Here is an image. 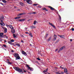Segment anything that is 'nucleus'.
Masks as SVG:
<instances>
[{
  "mask_svg": "<svg viewBox=\"0 0 74 74\" xmlns=\"http://www.w3.org/2000/svg\"><path fill=\"white\" fill-rule=\"evenodd\" d=\"M17 16H20V14H18L17 15Z\"/></svg>",
  "mask_w": 74,
  "mask_h": 74,
  "instance_id": "obj_53",
  "label": "nucleus"
},
{
  "mask_svg": "<svg viewBox=\"0 0 74 74\" xmlns=\"http://www.w3.org/2000/svg\"><path fill=\"white\" fill-rule=\"evenodd\" d=\"M14 8H16V6H14Z\"/></svg>",
  "mask_w": 74,
  "mask_h": 74,
  "instance_id": "obj_61",
  "label": "nucleus"
},
{
  "mask_svg": "<svg viewBox=\"0 0 74 74\" xmlns=\"http://www.w3.org/2000/svg\"><path fill=\"white\" fill-rule=\"evenodd\" d=\"M59 40H57L56 42V43H58V42H59Z\"/></svg>",
  "mask_w": 74,
  "mask_h": 74,
  "instance_id": "obj_39",
  "label": "nucleus"
},
{
  "mask_svg": "<svg viewBox=\"0 0 74 74\" xmlns=\"http://www.w3.org/2000/svg\"><path fill=\"white\" fill-rule=\"evenodd\" d=\"M37 22V21H36L35 20L34 22V25H36V23Z\"/></svg>",
  "mask_w": 74,
  "mask_h": 74,
  "instance_id": "obj_18",
  "label": "nucleus"
},
{
  "mask_svg": "<svg viewBox=\"0 0 74 74\" xmlns=\"http://www.w3.org/2000/svg\"><path fill=\"white\" fill-rule=\"evenodd\" d=\"M13 68L15 70L17 71H18L19 73H21V74H23L24 71V72H25V73H26V71H25L23 69H22L19 68V67H14Z\"/></svg>",
  "mask_w": 74,
  "mask_h": 74,
  "instance_id": "obj_1",
  "label": "nucleus"
},
{
  "mask_svg": "<svg viewBox=\"0 0 74 74\" xmlns=\"http://www.w3.org/2000/svg\"><path fill=\"white\" fill-rule=\"evenodd\" d=\"M71 30H72V31H74V28H72L71 29Z\"/></svg>",
  "mask_w": 74,
  "mask_h": 74,
  "instance_id": "obj_44",
  "label": "nucleus"
},
{
  "mask_svg": "<svg viewBox=\"0 0 74 74\" xmlns=\"http://www.w3.org/2000/svg\"><path fill=\"white\" fill-rule=\"evenodd\" d=\"M48 7H49V8H50V9L51 10H52V11H53V10H56L55 9L50 6H48Z\"/></svg>",
  "mask_w": 74,
  "mask_h": 74,
  "instance_id": "obj_5",
  "label": "nucleus"
},
{
  "mask_svg": "<svg viewBox=\"0 0 74 74\" xmlns=\"http://www.w3.org/2000/svg\"><path fill=\"white\" fill-rule=\"evenodd\" d=\"M15 29H14V28L12 29V30L11 31V32L12 34H14L15 33Z\"/></svg>",
  "mask_w": 74,
  "mask_h": 74,
  "instance_id": "obj_7",
  "label": "nucleus"
},
{
  "mask_svg": "<svg viewBox=\"0 0 74 74\" xmlns=\"http://www.w3.org/2000/svg\"><path fill=\"white\" fill-rule=\"evenodd\" d=\"M11 52H14V51L13 50H12L11 51Z\"/></svg>",
  "mask_w": 74,
  "mask_h": 74,
  "instance_id": "obj_58",
  "label": "nucleus"
},
{
  "mask_svg": "<svg viewBox=\"0 0 74 74\" xmlns=\"http://www.w3.org/2000/svg\"><path fill=\"white\" fill-rule=\"evenodd\" d=\"M8 42L9 44H11V45H12V43L11 42H10L9 41H8Z\"/></svg>",
  "mask_w": 74,
  "mask_h": 74,
  "instance_id": "obj_20",
  "label": "nucleus"
},
{
  "mask_svg": "<svg viewBox=\"0 0 74 74\" xmlns=\"http://www.w3.org/2000/svg\"><path fill=\"white\" fill-rule=\"evenodd\" d=\"M0 4L2 5H3L4 4H3V3H2L1 2L0 3Z\"/></svg>",
  "mask_w": 74,
  "mask_h": 74,
  "instance_id": "obj_41",
  "label": "nucleus"
},
{
  "mask_svg": "<svg viewBox=\"0 0 74 74\" xmlns=\"http://www.w3.org/2000/svg\"><path fill=\"white\" fill-rule=\"evenodd\" d=\"M48 34H46L45 36V38H46L47 37H48Z\"/></svg>",
  "mask_w": 74,
  "mask_h": 74,
  "instance_id": "obj_25",
  "label": "nucleus"
},
{
  "mask_svg": "<svg viewBox=\"0 0 74 74\" xmlns=\"http://www.w3.org/2000/svg\"><path fill=\"white\" fill-rule=\"evenodd\" d=\"M14 57H15V58H16L18 56H19V54H18V53H16L15 54H14Z\"/></svg>",
  "mask_w": 74,
  "mask_h": 74,
  "instance_id": "obj_10",
  "label": "nucleus"
},
{
  "mask_svg": "<svg viewBox=\"0 0 74 74\" xmlns=\"http://www.w3.org/2000/svg\"><path fill=\"white\" fill-rule=\"evenodd\" d=\"M60 51H61L60 50H59L58 51V53H59L60 52Z\"/></svg>",
  "mask_w": 74,
  "mask_h": 74,
  "instance_id": "obj_48",
  "label": "nucleus"
},
{
  "mask_svg": "<svg viewBox=\"0 0 74 74\" xmlns=\"http://www.w3.org/2000/svg\"><path fill=\"white\" fill-rule=\"evenodd\" d=\"M37 59H38V60H41V59L39 58H37Z\"/></svg>",
  "mask_w": 74,
  "mask_h": 74,
  "instance_id": "obj_38",
  "label": "nucleus"
},
{
  "mask_svg": "<svg viewBox=\"0 0 74 74\" xmlns=\"http://www.w3.org/2000/svg\"><path fill=\"white\" fill-rule=\"evenodd\" d=\"M20 4H21V6H23V3L22 2H20Z\"/></svg>",
  "mask_w": 74,
  "mask_h": 74,
  "instance_id": "obj_19",
  "label": "nucleus"
},
{
  "mask_svg": "<svg viewBox=\"0 0 74 74\" xmlns=\"http://www.w3.org/2000/svg\"><path fill=\"white\" fill-rule=\"evenodd\" d=\"M3 46L4 47H5V48H6V47H7V46H6L5 45H3Z\"/></svg>",
  "mask_w": 74,
  "mask_h": 74,
  "instance_id": "obj_37",
  "label": "nucleus"
},
{
  "mask_svg": "<svg viewBox=\"0 0 74 74\" xmlns=\"http://www.w3.org/2000/svg\"><path fill=\"white\" fill-rule=\"evenodd\" d=\"M3 35V33H0V36H2Z\"/></svg>",
  "mask_w": 74,
  "mask_h": 74,
  "instance_id": "obj_30",
  "label": "nucleus"
},
{
  "mask_svg": "<svg viewBox=\"0 0 74 74\" xmlns=\"http://www.w3.org/2000/svg\"><path fill=\"white\" fill-rule=\"evenodd\" d=\"M48 69L47 68V69H46L44 71H43V72L44 73H46V72H47L48 71Z\"/></svg>",
  "mask_w": 74,
  "mask_h": 74,
  "instance_id": "obj_16",
  "label": "nucleus"
},
{
  "mask_svg": "<svg viewBox=\"0 0 74 74\" xmlns=\"http://www.w3.org/2000/svg\"><path fill=\"white\" fill-rule=\"evenodd\" d=\"M30 20H31V19H28L27 21H30Z\"/></svg>",
  "mask_w": 74,
  "mask_h": 74,
  "instance_id": "obj_49",
  "label": "nucleus"
},
{
  "mask_svg": "<svg viewBox=\"0 0 74 74\" xmlns=\"http://www.w3.org/2000/svg\"><path fill=\"white\" fill-rule=\"evenodd\" d=\"M29 34L31 37H33V35L31 32H30L29 33Z\"/></svg>",
  "mask_w": 74,
  "mask_h": 74,
  "instance_id": "obj_21",
  "label": "nucleus"
},
{
  "mask_svg": "<svg viewBox=\"0 0 74 74\" xmlns=\"http://www.w3.org/2000/svg\"><path fill=\"white\" fill-rule=\"evenodd\" d=\"M30 0H27V3L29 4L30 3Z\"/></svg>",
  "mask_w": 74,
  "mask_h": 74,
  "instance_id": "obj_27",
  "label": "nucleus"
},
{
  "mask_svg": "<svg viewBox=\"0 0 74 74\" xmlns=\"http://www.w3.org/2000/svg\"><path fill=\"white\" fill-rule=\"evenodd\" d=\"M13 36H14V38H16V36H15V34H13Z\"/></svg>",
  "mask_w": 74,
  "mask_h": 74,
  "instance_id": "obj_32",
  "label": "nucleus"
},
{
  "mask_svg": "<svg viewBox=\"0 0 74 74\" xmlns=\"http://www.w3.org/2000/svg\"><path fill=\"white\" fill-rule=\"evenodd\" d=\"M49 25H50L51 26H52L53 27H54V29H56V27H55V26L54 25H52V23L50 22H49Z\"/></svg>",
  "mask_w": 74,
  "mask_h": 74,
  "instance_id": "obj_6",
  "label": "nucleus"
},
{
  "mask_svg": "<svg viewBox=\"0 0 74 74\" xmlns=\"http://www.w3.org/2000/svg\"><path fill=\"white\" fill-rule=\"evenodd\" d=\"M62 10V9H61L59 10V11H61Z\"/></svg>",
  "mask_w": 74,
  "mask_h": 74,
  "instance_id": "obj_62",
  "label": "nucleus"
},
{
  "mask_svg": "<svg viewBox=\"0 0 74 74\" xmlns=\"http://www.w3.org/2000/svg\"><path fill=\"white\" fill-rule=\"evenodd\" d=\"M4 41H5L4 42H6V40H4Z\"/></svg>",
  "mask_w": 74,
  "mask_h": 74,
  "instance_id": "obj_54",
  "label": "nucleus"
},
{
  "mask_svg": "<svg viewBox=\"0 0 74 74\" xmlns=\"http://www.w3.org/2000/svg\"><path fill=\"white\" fill-rule=\"evenodd\" d=\"M4 19V16H2L1 17L0 16V21H1V23H0V24L2 26H4V23L3 21Z\"/></svg>",
  "mask_w": 74,
  "mask_h": 74,
  "instance_id": "obj_2",
  "label": "nucleus"
},
{
  "mask_svg": "<svg viewBox=\"0 0 74 74\" xmlns=\"http://www.w3.org/2000/svg\"><path fill=\"white\" fill-rule=\"evenodd\" d=\"M2 40H3V39H2V38L0 39V40H1V41H2Z\"/></svg>",
  "mask_w": 74,
  "mask_h": 74,
  "instance_id": "obj_59",
  "label": "nucleus"
},
{
  "mask_svg": "<svg viewBox=\"0 0 74 74\" xmlns=\"http://www.w3.org/2000/svg\"><path fill=\"white\" fill-rule=\"evenodd\" d=\"M70 41H72V39H70Z\"/></svg>",
  "mask_w": 74,
  "mask_h": 74,
  "instance_id": "obj_57",
  "label": "nucleus"
},
{
  "mask_svg": "<svg viewBox=\"0 0 74 74\" xmlns=\"http://www.w3.org/2000/svg\"><path fill=\"white\" fill-rule=\"evenodd\" d=\"M36 12H32V14H36Z\"/></svg>",
  "mask_w": 74,
  "mask_h": 74,
  "instance_id": "obj_40",
  "label": "nucleus"
},
{
  "mask_svg": "<svg viewBox=\"0 0 74 74\" xmlns=\"http://www.w3.org/2000/svg\"><path fill=\"white\" fill-rule=\"evenodd\" d=\"M26 14V13H22V15H25Z\"/></svg>",
  "mask_w": 74,
  "mask_h": 74,
  "instance_id": "obj_43",
  "label": "nucleus"
},
{
  "mask_svg": "<svg viewBox=\"0 0 74 74\" xmlns=\"http://www.w3.org/2000/svg\"><path fill=\"white\" fill-rule=\"evenodd\" d=\"M7 27H10V28L11 29V30L14 29V27L11 25H7Z\"/></svg>",
  "mask_w": 74,
  "mask_h": 74,
  "instance_id": "obj_3",
  "label": "nucleus"
},
{
  "mask_svg": "<svg viewBox=\"0 0 74 74\" xmlns=\"http://www.w3.org/2000/svg\"><path fill=\"white\" fill-rule=\"evenodd\" d=\"M25 20H26V19L25 18H24V19H21L19 20V22H22L23 21H25Z\"/></svg>",
  "mask_w": 74,
  "mask_h": 74,
  "instance_id": "obj_11",
  "label": "nucleus"
},
{
  "mask_svg": "<svg viewBox=\"0 0 74 74\" xmlns=\"http://www.w3.org/2000/svg\"><path fill=\"white\" fill-rule=\"evenodd\" d=\"M25 33H26V34H28V32H25Z\"/></svg>",
  "mask_w": 74,
  "mask_h": 74,
  "instance_id": "obj_56",
  "label": "nucleus"
},
{
  "mask_svg": "<svg viewBox=\"0 0 74 74\" xmlns=\"http://www.w3.org/2000/svg\"><path fill=\"white\" fill-rule=\"evenodd\" d=\"M20 15H22V13H20Z\"/></svg>",
  "mask_w": 74,
  "mask_h": 74,
  "instance_id": "obj_50",
  "label": "nucleus"
},
{
  "mask_svg": "<svg viewBox=\"0 0 74 74\" xmlns=\"http://www.w3.org/2000/svg\"><path fill=\"white\" fill-rule=\"evenodd\" d=\"M2 1L4 3H7V1L5 0H3Z\"/></svg>",
  "mask_w": 74,
  "mask_h": 74,
  "instance_id": "obj_22",
  "label": "nucleus"
},
{
  "mask_svg": "<svg viewBox=\"0 0 74 74\" xmlns=\"http://www.w3.org/2000/svg\"><path fill=\"white\" fill-rule=\"evenodd\" d=\"M7 29L5 27V29H4V32H5V33L7 32Z\"/></svg>",
  "mask_w": 74,
  "mask_h": 74,
  "instance_id": "obj_24",
  "label": "nucleus"
},
{
  "mask_svg": "<svg viewBox=\"0 0 74 74\" xmlns=\"http://www.w3.org/2000/svg\"><path fill=\"white\" fill-rule=\"evenodd\" d=\"M28 14H30V15H31V14H33V13L30 12L29 13H28Z\"/></svg>",
  "mask_w": 74,
  "mask_h": 74,
  "instance_id": "obj_45",
  "label": "nucleus"
},
{
  "mask_svg": "<svg viewBox=\"0 0 74 74\" xmlns=\"http://www.w3.org/2000/svg\"><path fill=\"white\" fill-rule=\"evenodd\" d=\"M7 61H9V59H8L6 60Z\"/></svg>",
  "mask_w": 74,
  "mask_h": 74,
  "instance_id": "obj_64",
  "label": "nucleus"
},
{
  "mask_svg": "<svg viewBox=\"0 0 74 74\" xmlns=\"http://www.w3.org/2000/svg\"><path fill=\"white\" fill-rule=\"evenodd\" d=\"M25 30H27V27H25Z\"/></svg>",
  "mask_w": 74,
  "mask_h": 74,
  "instance_id": "obj_51",
  "label": "nucleus"
},
{
  "mask_svg": "<svg viewBox=\"0 0 74 74\" xmlns=\"http://www.w3.org/2000/svg\"><path fill=\"white\" fill-rule=\"evenodd\" d=\"M58 16L59 17V19H60V21H61V16H60V15H59Z\"/></svg>",
  "mask_w": 74,
  "mask_h": 74,
  "instance_id": "obj_29",
  "label": "nucleus"
},
{
  "mask_svg": "<svg viewBox=\"0 0 74 74\" xmlns=\"http://www.w3.org/2000/svg\"><path fill=\"white\" fill-rule=\"evenodd\" d=\"M66 47L65 46H63L60 49L61 51H62V50L63 49H64V48H65V47Z\"/></svg>",
  "mask_w": 74,
  "mask_h": 74,
  "instance_id": "obj_14",
  "label": "nucleus"
},
{
  "mask_svg": "<svg viewBox=\"0 0 74 74\" xmlns=\"http://www.w3.org/2000/svg\"><path fill=\"white\" fill-rule=\"evenodd\" d=\"M61 73H62V74H63V73H64L63 72H62Z\"/></svg>",
  "mask_w": 74,
  "mask_h": 74,
  "instance_id": "obj_63",
  "label": "nucleus"
},
{
  "mask_svg": "<svg viewBox=\"0 0 74 74\" xmlns=\"http://www.w3.org/2000/svg\"><path fill=\"white\" fill-rule=\"evenodd\" d=\"M16 45H17V46H18V47H20V45L18 43L16 44Z\"/></svg>",
  "mask_w": 74,
  "mask_h": 74,
  "instance_id": "obj_28",
  "label": "nucleus"
},
{
  "mask_svg": "<svg viewBox=\"0 0 74 74\" xmlns=\"http://www.w3.org/2000/svg\"><path fill=\"white\" fill-rule=\"evenodd\" d=\"M21 59V58H20V57L19 56H18L16 57V60L17 59Z\"/></svg>",
  "mask_w": 74,
  "mask_h": 74,
  "instance_id": "obj_13",
  "label": "nucleus"
},
{
  "mask_svg": "<svg viewBox=\"0 0 74 74\" xmlns=\"http://www.w3.org/2000/svg\"><path fill=\"white\" fill-rule=\"evenodd\" d=\"M28 4H32V1H29V3Z\"/></svg>",
  "mask_w": 74,
  "mask_h": 74,
  "instance_id": "obj_26",
  "label": "nucleus"
},
{
  "mask_svg": "<svg viewBox=\"0 0 74 74\" xmlns=\"http://www.w3.org/2000/svg\"><path fill=\"white\" fill-rule=\"evenodd\" d=\"M1 27H2V28H3V29H4V27L3 26H1Z\"/></svg>",
  "mask_w": 74,
  "mask_h": 74,
  "instance_id": "obj_52",
  "label": "nucleus"
},
{
  "mask_svg": "<svg viewBox=\"0 0 74 74\" xmlns=\"http://www.w3.org/2000/svg\"><path fill=\"white\" fill-rule=\"evenodd\" d=\"M30 27L31 29H34V28H35V27H34V26H31Z\"/></svg>",
  "mask_w": 74,
  "mask_h": 74,
  "instance_id": "obj_23",
  "label": "nucleus"
},
{
  "mask_svg": "<svg viewBox=\"0 0 74 74\" xmlns=\"http://www.w3.org/2000/svg\"><path fill=\"white\" fill-rule=\"evenodd\" d=\"M56 74H61V73H59V72H57L56 73Z\"/></svg>",
  "mask_w": 74,
  "mask_h": 74,
  "instance_id": "obj_36",
  "label": "nucleus"
},
{
  "mask_svg": "<svg viewBox=\"0 0 74 74\" xmlns=\"http://www.w3.org/2000/svg\"><path fill=\"white\" fill-rule=\"evenodd\" d=\"M58 50V49H56L55 50V51H57Z\"/></svg>",
  "mask_w": 74,
  "mask_h": 74,
  "instance_id": "obj_55",
  "label": "nucleus"
},
{
  "mask_svg": "<svg viewBox=\"0 0 74 74\" xmlns=\"http://www.w3.org/2000/svg\"><path fill=\"white\" fill-rule=\"evenodd\" d=\"M42 10H45V11H48V10L47 9L45 8H42Z\"/></svg>",
  "mask_w": 74,
  "mask_h": 74,
  "instance_id": "obj_17",
  "label": "nucleus"
},
{
  "mask_svg": "<svg viewBox=\"0 0 74 74\" xmlns=\"http://www.w3.org/2000/svg\"><path fill=\"white\" fill-rule=\"evenodd\" d=\"M38 4H36L35 3V4H33V5H34V6H35V5H37Z\"/></svg>",
  "mask_w": 74,
  "mask_h": 74,
  "instance_id": "obj_42",
  "label": "nucleus"
},
{
  "mask_svg": "<svg viewBox=\"0 0 74 74\" xmlns=\"http://www.w3.org/2000/svg\"><path fill=\"white\" fill-rule=\"evenodd\" d=\"M10 41L11 42H14V39H11V40H10Z\"/></svg>",
  "mask_w": 74,
  "mask_h": 74,
  "instance_id": "obj_31",
  "label": "nucleus"
},
{
  "mask_svg": "<svg viewBox=\"0 0 74 74\" xmlns=\"http://www.w3.org/2000/svg\"><path fill=\"white\" fill-rule=\"evenodd\" d=\"M27 66L28 67V69L30 70V71H33V69L32 68H31V67L29 66V65H27Z\"/></svg>",
  "mask_w": 74,
  "mask_h": 74,
  "instance_id": "obj_4",
  "label": "nucleus"
},
{
  "mask_svg": "<svg viewBox=\"0 0 74 74\" xmlns=\"http://www.w3.org/2000/svg\"><path fill=\"white\" fill-rule=\"evenodd\" d=\"M62 36L61 37V38H64V35H62Z\"/></svg>",
  "mask_w": 74,
  "mask_h": 74,
  "instance_id": "obj_35",
  "label": "nucleus"
},
{
  "mask_svg": "<svg viewBox=\"0 0 74 74\" xmlns=\"http://www.w3.org/2000/svg\"><path fill=\"white\" fill-rule=\"evenodd\" d=\"M61 68L62 69H64V67H61Z\"/></svg>",
  "mask_w": 74,
  "mask_h": 74,
  "instance_id": "obj_60",
  "label": "nucleus"
},
{
  "mask_svg": "<svg viewBox=\"0 0 74 74\" xmlns=\"http://www.w3.org/2000/svg\"><path fill=\"white\" fill-rule=\"evenodd\" d=\"M64 73H67V69H64Z\"/></svg>",
  "mask_w": 74,
  "mask_h": 74,
  "instance_id": "obj_12",
  "label": "nucleus"
},
{
  "mask_svg": "<svg viewBox=\"0 0 74 74\" xmlns=\"http://www.w3.org/2000/svg\"><path fill=\"white\" fill-rule=\"evenodd\" d=\"M51 36H50L49 38V39L48 40H48V41H50V40H51Z\"/></svg>",
  "mask_w": 74,
  "mask_h": 74,
  "instance_id": "obj_33",
  "label": "nucleus"
},
{
  "mask_svg": "<svg viewBox=\"0 0 74 74\" xmlns=\"http://www.w3.org/2000/svg\"><path fill=\"white\" fill-rule=\"evenodd\" d=\"M21 42H23V40H21Z\"/></svg>",
  "mask_w": 74,
  "mask_h": 74,
  "instance_id": "obj_47",
  "label": "nucleus"
},
{
  "mask_svg": "<svg viewBox=\"0 0 74 74\" xmlns=\"http://www.w3.org/2000/svg\"><path fill=\"white\" fill-rule=\"evenodd\" d=\"M60 38H62V35H58Z\"/></svg>",
  "mask_w": 74,
  "mask_h": 74,
  "instance_id": "obj_46",
  "label": "nucleus"
},
{
  "mask_svg": "<svg viewBox=\"0 0 74 74\" xmlns=\"http://www.w3.org/2000/svg\"><path fill=\"white\" fill-rule=\"evenodd\" d=\"M20 18H21V16H17L15 17L14 19H19Z\"/></svg>",
  "mask_w": 74,
  "mask_h": 74,
  "instance_id": "obj_15",
  "label": "nucleus"
},
{
  "mask_svg": "<svg viewBox=\"0 0 74 74\" xmlns=\"http://www.w3.org/2000/svg\"><path fill=\"white\" fill-rule=\"evenodd\" d=\"M22 53L23 55H25V56H27V53L25 52L24 51H22Z\"/></svg>",
  "mask_w": 74,
  "mask_h": 74,
  "instance_id": "obj_9",
  "label": "nucleus"
},
{
  "mask_svg": "<svg viewBox=\"0 0 74 74\" xmlns=\"http://www.w3.org/2000/svg\"><path fill=\"white\" fill-rule=\"evenodd\" d=\"M54 39H53V41H56V37H57V36H56V35L55 34H54Z\"/></svg>",
  "mask_w": 74,
  "mask_h": 74,
  "instance_id": "obj_8",
  "label": "nucleus"
},
{
  "mask_svg": "<svg viewBox=\"0 0 74 74\" xmlns=\"http://www.w3.org/2000/svg\"><path fill=\"white\" fill-rule=\"evenodd\" d=\"M8 63H9V64H12V63L10 62L9 61H8Z\"/></svg>",
  "mask_w": 74,
  "mask_h": 74,
  "instance_id": "obj_34",
  "label": "nucleus"
}]
</instances>
